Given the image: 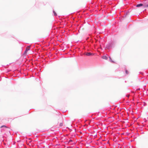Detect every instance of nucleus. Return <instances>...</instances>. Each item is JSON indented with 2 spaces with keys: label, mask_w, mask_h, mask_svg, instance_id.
I'll list each match as a JSON object with an SVG mask.
<instances>
[{
  "label": "nucleus",
  "mask_w": 148,
  "mask_h": 148,
  "mask_svg": "<svg viewBox=\"0 0 148 148\" xmlns=\"http://www.w3.org/2000/svg\"><path fill=\"white\" fill-rule=\"evenodd\" d=\"M3 127L2 129V130L4 131H5L6 132H9V128L7 127L5 125H2L1 127V128H2Z\"/></svg>",
  "instance_id": "nucleus-1"
},
{
  "label": "nucleus",
  "mask_w": 148,
  "mask_h": 148,
  "mask_svg": "<svg viewBox=\"0 0 148 148\" xmlns=\"http://www.w3.org/2000/svg\"><path fill=\"white\" fill-rule=\"evenodd\" d=\"M111 43H109L107 45L106 47V48L107 49H109L111 48Z\"/></svg>",
  "instance_id": "nucleus-2"
},
{
  "label": "nucleus",
  "mask_w": 148,
  "mask_h": 148,
  "mask_svg": "<svg viewBox=\"0 0 148 148\" xmlns=\"http://www.w3.org/2000/svg\"><path fill=\"white\" fill-rule=\"evenodd\" d=\"M86 55L87 56H90L91 55H93V53L90 52H87L86 53Z\"/></svg>",
  "instance_id": "nucleus-3"
},
{
  "label": "nucleus",
  "mask_w": 148,
  "mask_h": 148,
  "mask_svg": "<svg viewBox=\"0 0 148 148\" xmlns=\"http://www.w3.org/2000/svg\"><path fill=\"white\" fill-rule=\"evenodd\" d=\"M143 5V4H142V3H140V4H138L137 5H136V7H139L141 6H142Z\"/></svg>",
  "instance_id": "nucleus-4"
},
{
  "label": "nucleus",
  "mask_w": 148,
  "mask_h": 148,
  "mask_svg": "<svg viewBox=\"0 0 148 148\" xmlns=\"http://www.w3.org/2000/svg\"><path fill=\"white\" fill-rule=\"evenodd\" d=\"M102 58L103 59H105V60L108 59L107 57L106 56H103L102 57Z\"/></svg>",
  "instance_id": "nucleus-5"
},
{
  "label": "nucleus",
  "mask_w": 148,
  "mask_h": 148,
  "mask_svg": "<svg viewBox=\"0 0 148 148\" xmlns=\"http://www.w3.org/2000/svg\"><path fill=\"white\" fill-rule=\"evenodd\" d=\"M30 46H29L27 47H26V49L27 50V51L29 50L30 49Z\"/></svg>",
  "instance_id": "nucleus-6"
},
{
  "label": "nucleus",
  "mask_w": 148,
  "mask_h": 148,
  "mask_svg": "<svg viewBox=\"0 0 148 148\" xmlns=\"http://www.w3.org/2000/svg\"><path fill=\"white\" fill-rule=\"evenodd\" d=\"M53 13L54 16H57V14H56V13L55 12V11L54 10H53Z\"/></svg>",
  "instance_id": "nucleus-7"
},
{
  "label": "nucleus",
  "mask_w": 148,
  "mask_h": 148,
  "mask_svg": "<svg viewBox=\"0 0 148 148\" xmlns=\"http://www.w3.org/2000/svg\"><path fill=\"white\" fill-rule=\"evenodd\" d=\"M109 58H110V61L111 62H113V61L112 60L110 57H109Z\"/></svg>",
  "instance_id": "nucleus-8"
},
{
  "label": "nucleus",
  "mask_w": 148,
  "mask_h": 148,
  "mask_svg": "<svg viewBox=\"0 0 148 148\" xmlns=\"http://www.w3.org/2000/svg\"><path fill=\"white\" fill-rule=\"evenodd\" d=\"M62 125H63V123H60V126H62Z\"/></svg>",
  "instance_id": "nucleus-9"
},
{
  "label": "nucleus",
  "mask_w": 148,
  "mask_h": 148,
  "mask_svg": "<svg viewBox=\"0 0 148 148\" xmlns=\"http://www.w3.org/2000/svg\"><path fill=\"white\" fill-rule=\"evenodd\" d=\"M125 73L127 74H128V72L127 71V70H125Z\"/></svg>",
  "instance_id": "nucleus-10"
},
{
  "label": "nucleus",
  "mask_w": 148,
  "mask_h": 148,
  "mask_svg": "<svg viewBox=\"0 0 148 148\" xmlns=\"http://www.w3.org/2000/svg\"><path fill=\"white\" fill-rule=\"evenodd\" d=\"M27 50L26 49L25 51V53H27Z\"/></svg>",
  "instance_id": "nucleus-11"
},
{
  "label": "nucleus",
  "mask_w": 148,
  "mask_h": 148,
  "mask_svg": "<svg viewBox=\"0 0 148 148\" xmlns=\"http://www.w3.org/2000/svg\"><path fill=\"white\" fill-rule=\"evenodd\" d=\"M126 96L127 97H129V95H126Z\"/></svg>",
  "instance_id": "nucleus-12"
},
{
  "label": "nucleus",
  "mask_w": 148,
  "mask_h": 148,
  "mask_svg": "<svg viewBox=\"0 0 148 148\" xmlns=\"http://www.w3.org/2000/svg\"><path fill=\"white\" fill-rule=\"evenodd\" d=\"M145 7H148V4H147V5L145 6Z\"/></svg>",
  "instance_id": "nucleus-13"
},
{
  "label": "nucleus",
  "mask_w": 148,
  "mask_h": 148,
  "mask_svg": "<svg viewBox=\"0 0 148 148\" xmlns=\"http://www.w3.org/2000/svg\"><path fill=\"white\" fill-rule=\"evenodd\" d=\"M69 141H70V142H71V141H72V140H69Z\"/></svg>",
  "instance_id": "nucleus-14"
}]
</instances>
